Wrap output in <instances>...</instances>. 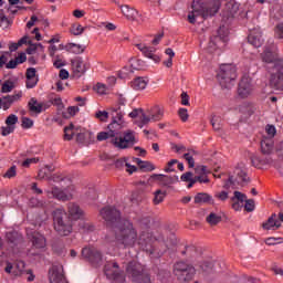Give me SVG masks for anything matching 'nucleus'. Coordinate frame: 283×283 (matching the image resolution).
<instances>
[{
  "instance_id": "nucleus-15",
  "label": "nucleus",
  "mask_w": 283,
  "mask_h": 283,
  "mask_svg": "<svg viewBox=\"0 0 283 283\" xmlns=\"http://www.w3.org/2000/svg\"><path fill=\"white\" fill-rule=\"evenodd\" d=\"M82 256L91 264H101L103 262V253L96 248H83Z\"/></svg>"
},
{
  "instance_id": "nucleus-50",
  "label": "nucleus",
  "mask_w": 283,
  "mask_h": 283,
  "mask_svg": "<svg viewBox=\"0 0 283 283\" xmlns=\"http://www.w3.org/2000/svg\"><path fill=\"white\" fill-rule=\"evenodd\" d=\"M185 160L188 163V167L192 169V167H196V160L193 159V154L192 153H186L184 154Z\"/></svg>"
},
{
  "instance_id": "nucleus-16",
  "label": "nucleus",
  "mask_w": 283,
  "mask_h": 283,
  "mask_svg": "<svg viewBox=\"0 0 283 283\" xmlns=\"http://www.w3.org/2000/svg\"><path fill=\"white\" fill-rule=\"evenodd\" d=\"M238 94L241 98H249L253 94V84L250 77H242L239 83Z\"/></svg>"
},
{
  "instance_id": "nucleus-10",
  "label": "nucleus",
  "mask_w": 283,
  "mask_h": 283,
  "mask_svg": "<svg viewBox=\"0 0 283 283\" xmlns=\"http://www.w3.org/2000/svg\"><path fill=\"white\" fill-rule=\"evenodd\" d=\"M163 119V111L160 109V106H155L151 108L150 114H145L144 111H142V114L139 115V120L135 122V125L139 126L140 129L145 127V125H149L151 120L154 123Z\"/></svg>"
},
{
  "instance_id": "nucleus-1",
  "label": "nucleus",
  "mask_w": 283,
  "mask_h": 283,
  "mask_svg": "<svg viewBox=\"0 0 283 283\" xmlns=\"http://www.w3.org/2000/svg\"><path fill=\"white\" fill-rule=\"evenodd\" d=\"M108 227L104 238L105 244L111 249H132L136 243V228L127 219L120 218V212L115 207H106L99 211Z\"/></svg>"
},
{
  "instance_id": "nucleus-34",
  "label": "nucleus",
  "mask_w": 283,
  "mask_h": 283,
  "mask_svg": "<svg viewBox=\"0 0 283 283\" xmlns=\"http://www.w3.org/2000/svg\"><path fill=\"white\" fill-rule=\"evenodd\" d=\"M28 106L33 114H41L43 112V104L39 103L34 97L29 101Z\"/></svg>"
},
{
  "instance_id": "nucleus-4",
  "label": "nucleus",
  "mask_w": 283,
  "mask_h": 283,
  "mask_svg": "<svg viewBox=\"0 0 283 283\" xmlns=\"http://www.w3.org/2000/svg\"><path fill=\"white\" fill-rule=\"evenodd\" d=\"M54 230L59 235L67 237L73 231V223L70 216L63 208H57L52 212Z\"/></svg>"
},
{
  "instance_id": "nucleus-36",
  "label": "nucleus",
  "mask_w": 283,
  "mask_h": 283,
  "mask_svg": "<svg viewBox=\"0 0 283 283\" xmlns=\"http://www.w3.org/2000/svg\"><path fill=\"white\" fill-rule=\"evenodd\" d=\"M65 48L72 54H83L85 52V46L76 43H69Z\"/></svg>"
},
{
  "instance_id": "nucleus-3",
  "label": "nucleus",
  "mask_w": 283,
  "mask_h": 283,
  "mask_svg": "<svg viewBox=\"0 0 283 283\" xmlns=\"http://www.w3.org/2000/svg\"><path fill=\"white\" fill-rule=\"evenodd\" d=\"M220 0H208L206 3H200V1L192 2V11L188 14L189 23H196L198 17L202 19H209V17H216L220 10Z\"/></svg>"
},
{
  "instance_id": "nucleus-27",
  "label": "nucleus",
  "mask_w": 283,
  "mask_h": 283,
  "mask_svg": "<svg viewBox=\"0 0 283 283\" xmlns=\"http://www.w3.org/2000/svg\"><path fill=\"white\" fill-rule=\"evenodd\" d=\"M28 61V56L25 53H20L14 60L9 61L6 64L7 70H17V65H21V63H25Z\"/></svg>"
},
{
  "instance_id": "nucleus-31",
  "label": "nucleus",
  "mask_w": 283,
  "mask_h": 283,
  "mask_svg": "<svg viewBox=\"0 0 283 283\" xmlns=\"http://www.w3.org/2000/svg\"><path fill=\"white\" fill-rule=\"evenodd\" d=\"M206 222L210 227H218V224H220V222H222V216L220 213H218V212H210L206 217Z\"/></svg>"
},
{
  "instance_id": "nucleus-6",
  "label": "nucleus",
  "mask_w": 283,
  "mask_h": 283,
  "mask_svg": "<svg viewBox=\"0 0 283 283\" xmlns=\"http://www.w3.org/2000/svg\"><path fill=\"white\" fill-rule=\"evenodd\" d=\"M172 273L179 282H191L196 277V268L185 261H177L172 266Z\"/></svg>"
},
{
  "instance_id": "nucleus-44",
  "label": "nucleus",
  "mask_w": 283,
  "mask_h": 283,
  "mask_svg": "<svg viewBox=\"0 0 283 283\" xmlns=\"http://www.w3.org/2000/svg\"><path fill=\"white\" fill-rule=\"evenodd\" d=\"M167 196V192H163L161 190H156L155 191V197H154V205H160L163 200H165V197Z\"/></svg>"
},
{
  "instance_id": "nucleus-33",
  "label": "nucleus",
  "mask_w": 283,
  "mask_h": 283,
  "mask_svg": "<svg viewBox=\"0 0 283 283\" xmlns=\"http://www.w3.org/2000/svg\"><path fill=\"white\" fill-rule=\"evenodd\" d=\"M130 86L136 92H140L147 87V80L145 77H137L130 82Z\"/></svg>"
},
{
  "instance_id": "nucleus-43",
  "label": "nucleus",
  "mask_w": 283,
  "mask_h": 283,
  "mask_svg": "<svg viewBox=\"0 0 283 283\" xmlns=\"http://www.w3.org/2000/svg\"><path fill=\"white\" fill-rule=\"evenodd\" d=\"M78 112V106H70L67 107L66 113H63V118H72V116H76Z\"/></svg>"
},
{
  "instance_id": "nucleus-20",
  "label": "nucleus",
  "mask_w": 283,
  "mask_h": 283,
  "mask_svg": "<svg viewBox=\"0 0 283 283\" xmlns=\"http://www.w3.org/2000/svg\"><path fill=\"white\" fill-rule=\"evenodd\" d=\"M71 65L75 76H83L87 72V63L83 61V57H75L71 61Z\"/></svg>"
},
{
  "instance_id": "nucleus-30",
  "label": "nucleus",
  "mask_w": 283,
  "mask_h": 283,
  "mask_svg": "<svg viewBox=\"0 0 283 283\" xmlns=\"http://www.w3.org/2000/svg\"><path fill=\"white\" fill-rule=\"evenodd\" d=\"M155 180H158L161 187H169L176 182V179L167 175H154Z\"/></svg>"
},
{
  "instance_id": "nucleus-12",
  "label": "nucleus",
  "mask_w": 283,
  "mask_h": 283,
  "mask_svg": "<svg viewBox=\"0 0 283 283\" xmlns=\"http://www.w3.org/2000/svg\"><path fill=\"white\" fill-rule=\"evenodd\" d=\"M44 193L48 198H54V200H59L60 202H67L74 198L72 192H70V188L61 189L57 186L44 190Z\"/></svg>"
},
{
  "instance_id": "nucleus-62",
  "label": "nucleus",
  "mask_w": 283,
  "mask_h": 283,
  "mask_svg": "<svg viewBox=\"0 0 283 283\" xmlns=\"http://www.w3.org/2000/svg\"><path fill=\"white\" fill-rule=\"evenodd\" d=\"M128 160L127 157L119 158L115 161V167L117 169H123V167H126Z\"/></svg>"
},
{
  "instance_id": "nucleus-38",
  "label": "nucleus",
  "mask_w": 283,
  "mask_h": 283,
  "mask_svg": "<svg viewBox=\"0 0 283 283\" xmlns=\"http://www.w3.org/2000/svg\"><path fill=\"white\" fill-rule=\"evenodd\" d=\"M130 67H132V70L140 71V70H145V67H147V64L143 60L132 59Z\"/></svg>"
},
{
  "instance_id": "nucleus-2",
  "label": "nucleus",
  "mask_w": 283,
  "mask_h": 283,
  "mask_svg": "<svg viewBox=\"0 0 283 283\" xmlns=\"http://www.w3.org/2000/svg\"><path fill=\"white\" fill-rule=\"evenodd\" d=\"M112 115V123L108 125L107 132H101L97 134V140L103 143L107 140L111 145H114L117 149H129L136 145V135L133 130H126L120 137V129H123V113H120V107L109 108Z\"/></svg>"
},
{
  "instance_id": "nucleus-35",
  "label": "nucleus",
  "mask_w": 283,
  "mask_h": 283,
  "mask_svg": "<svg viewBox=\"0 0 283 283\" xmlns=\"http://www.w3.org/2000/svg\"><path fill=\"white\" fill-rule=\"evenodd\" d=\"M52 171H54V168L52 166H45V168H42L38 172L39 180H50V177L52 176Z\"/></svg>"
},
{
  "instance_id": "nucleus-52",
  "label": "nucleus",
  "mask_w": 283,
  "mask_h": 283,
  "mask_svg": "<svg viewBox=\"0 0 283 283\" xmlns=\"http://www.w3.org/2000/svg\"><path fill=\"white\" fill-rule=\"evenodd\" d=\"M1 101L3 109H10V107H12V103H14L12 97H9V95L2 97Z\"/></svg>"
},
{
  "instance_id": "nucleus-55",
  "label": "nucleus",
  "mask_w": 283,
  "mask_h": 283,
  "mask_svg": "<svg viewBox=\"0 0 283 283\" xmlns=\"http://www.w3.org/2000/svg\"><path fill=\"white\" fill-rule=\"evenodd\" d=\"M84 31H85V28H83V25L81 24H73L71 28V32L72 34H74V36H78V34H81Z\"/></svg>"
},
{
  "instance_id": "nucleus-46",
  "label": "nucleus",
  "mask_w": 283,
  "mask_h": 283,
  "mask_svg": "<svg viewBox=\"0 0 283 283\" xmlns=\"http://www.w3.org/2000/svg\"><path fill=\"white\" fill-rule=\"evenodd\" d=\"M95 118H97L102 123H107V118H109V113L106 111H98L95 113Z\"/></svg>"
},
{
  "instance_id": "nucleus-45",
  "label": "nucleus",
  "mask_w": 283,
  "mask_h": 283,
  "mask_svg": "<svg viewBox=\"0 0 283 283\" xmlns=\"http://www.w3.org/2000/svg\"><path fill=\"white\" fill-rule=\"evenodd\" d=\"M73 129L74 124H71L64 128V140H72V138H74V133L72 132Z\"/></svg>"
},
{
  "instance_id": "nucleus-13",
  "label": "nucleus",
  "mask_w": 283,
  "mask_h": 283,
  "mask_svg": "<svg viewBox=\"0 0 283 283\" xmlns=\"http://www.w3.org/2000/svg\"><path fill=\"white\" fill-rule=\"evenodd\" d=\"M260 57L263 63H274V65L277 61H283V59H280V53H277V46H275V44L264 46Z\"/></svg>"
},
{
  "instance_id": "nucleus-40",
  "label": "nucleus",
  "mask_w": 283,
  "mask_h": 283,
  "mask_svg": "<svg viewBox=\"0 0 283 283\" xmlns=\"http://www.w3.org/2000/svg\"><path fill=\"white\" fill-rule=\"evenodd\" d=\"M12 90H14V82L7 80L3 82L0 92L2 94H8V93L12 92Z\"/></svg>"
},
{
  "instance_id": "nucleus-47",
  "label": "nucleus",
  "mask_w": 283,
  "mask_h": 283,
  "mask_svg": "<svg viewBox=\"0 0 283 283\" xmlns=\"http://www.w3.org/2000/svg\"><path fill=\"white\" fill-rule=\"evenodd\" d=\"M19 123V117L14 114H11L6 119V125H9L10 127H15V125Z\"/></svg>"
},
{
  "instance_id": "nucleus-39",
  "label": "nucleus",
  "mask_w": 283,
  "mask_h": 283,
  "mask_svg": "<svg viewBox=\"0 0 283 283\" xmlns=\"http://www.w3.org/2000/svg\"><path fill=\"white\" fill-rule=\"evenodd\" d=\"M134 283H154L151 280V274L146 270L137 280L133 281Z\"/></svg>"
},
{
  "instance_id": "nucleus-7",
  "label": "nucleus",
  "mask_w": 283,
  "mask_h": 283,
  "mask_svg": "<svg viewBox=\"0 0 283 283\" xmlns=\"http://www.w3.org/2000/svg\"><path fill=\"white\" fill-rule=\"evenodd\" d=\"M238 78V73L235 66L233 64H222L220 66V71L218 73V81L221 87L226 90L231 88V83Z\"/></svg>"
},
{
  "instance_id": "nucleus-57",
  "label": "nucleus",
  "mask_w": 283,
  "mask_h": 283,
  "mask_svg": "<svg viewBox=\"0 0 283 283\" xmlns=\"http://www.w3.org/2000/svg\"><path fill=\"white\" fill-rule=\"evenodd\" d=\"M95 90L97 94H99L101 96H104L105 94H107V86L103 83H97L95 86Z\"/></svg>"
},
{
  "instance_id": "nucleus-48",
  "label": "nucleus",
  "mask_w": 283,
  "mask_h": 283,
  "mask_svg": "<svg viewBox=\"0 0 283 283\" xmlns=\"http://www.w3.org/2000/svg\"><path fill=\"white\" fill-rule=\"evenodd\" d=\"M200 269L203 270L205 273H210V271H213V262L212 261H203L200 264Z\"/></svg>"
},
{
  "instance_id": "nucleus-41",
  "label": "nucleus",
  "mask_w": 283,
  "mask_h": 283,
  "mask_svg": "<svg viewBox=\"0 0 283 283\" xmlns=\"http://www.w3.org/2000/svg\"><path fill=\"white\" fill-rule=\"evenodd\" d=\"M46 202L36 198V197H32L30 200H29V206L31 207H35L38 209H43L45 207Z\"/></svg>"
},
{
  "instance_id": "nucleus-11",
  "label": "nucleus",
  "mask_w": 283,
  "mask_h": 283,
  "mask_svg": "<svg viewBox=\"0 0 283 283\" xmlns=\"http://www.w3.org/2000/svg\"><path fill=\"white\" fill-rule=\"evenodd\" d=\"M270 85L274 90H283V60L277 61L270 73Z\"/></svg>"
},
{
  "instance_id": "nucleus-19",
  "label": "nucleus",
  "mask_w": 283,
  "mask_h": 283,
  "mask_svg": "<svg viewBox=\"0 0 283 283\" xmlns=\"http://www.w3.org/2000/svg\"><path fill=\"white\" fill-rule=\"evenodd\" d=\"M248 43L254 48H262L264 39L262 38V31L260 28H255L250 31V34L248 35Z\"/></svg>"
},
{
  "instance_id": "nucleus-32",
  "label": "nucleus",
  "mask_w": 283,
  "mask_h": 283,
  "mask_svg": "<svg viewBox=\"0 0 283 283\" xmlns=\"http://www.w3.org/2000/svg\"><path fill=\"white\" fill-rule=\"evenodd\" d=\"M133 163H136L142 171H154V169H156L154 164L150 161H143L140 158H133Z\"/></svg>"
},
{
  "instance_id": "nucleus-53",
  "label": "nucleus",
  "mask_w": 283,
  "mask_h": 283,
  "mask_svg": "<svg viewBox=\"0 0 283 283\" xmlns=\"http://www.w3.org/2000/svg\"><path fill=\"white\" fill-rule=\"evenodd\" d=\"M14 129H17V126H2L1 127V134L2 136H10V134L14 133Z\"/></svg>"
},
{
  "instance_id": "nucleus-59",
  "label": "nucleus",
  "mask_w": 283,
  "mask_h": 283,
  "mask_svg": "<svg viewBox=\"0 0 283 283\" xmlns=\"http://www.w3.org/2000/svg\"><path fill=\"white\" fill-rule=\"evenodd\" d=\"M34 126V122L30 119L29 117L22 118V127L23 129H31V127Z\"/></svg>"
},
{
  "instance_id": "nucleus-8",
  "label": "nucleus",
  "mask_w": 283,
  "mask_h": 283,
  "mask_svg": "<svg viewBox=\"0 0 283 283\" xmlns=\"http://www.w3.org/2000/svg\"><path fill=\"white\" fill-rule=\"evenodd\" d=\"M104 273L108 280H112L114 283H125V272L120 270V266L115 261H108L104 265Z\"/></svg>"
},
{
  "instance_id": "nucleus-22",
  "label": "nucleus",
  "mask_w": 283,
  "mask_h": 283,
  "mask_svg": "<svg viewBox=\"0 0 283 283\" xmlns=\"http://www.w3.org/2000/svg\"><path fill=\"white\" fill-rule=\"evenodd\" d=\"M28 235L30 237V240L32 242V245L34 247V249H45L46 247V240L45 237L43 234H41L40 232H31L28 233Z\"/></svg>"
},
{
  "instance_id": "nucleus-58",
  "label": "nucleus",
  "mask_w": 283,
  "mask_h": 283,
  "mask_svg": "<svg viewBox=\"0 0 283 283\" xmlns=\"http://www.w3.org/2000/svg\"><path fill=\"white\" fill-rule=\"evenodd\" d=\"M36 83H39V77L27 78V88L32 90L33 87H36Z\"/></svg>"
},
{
  "instance_id": "nucleus-26",
  "label": "nucleus",
  "mask_w": 283,
  "mask_h": 283,
  "mask_svg": "<svg viewBox=\"0 0 283 283\" xmlns=\"http://www.w3.org/2000/svg\"><path fill=\"white\" fill-rule=\"evenodd\" d=\"M213 197L207 192H199L195 196V205H214Z\"/></svg>"
},
{
  "instance_id": "nucleus-24",
  "label": "nucleus",
  "mask_w": 283,
  "mask_h": 283,
  "mask_svg": "<svg viewBox=\"0 0 283 283\" xmlns=\"http://www.w3.org/2000/svg\"><path fill=\"white\" fill-rule=\"evenodd\" d=\"M275 149L273 138H264L261 140V153L263 156H271Z\"/></svg>"
},
{
  "instance_id": "nucleus-63",
  "label": "nucleus",
  "mask_w": 283,
  "mask_h": 283,
  "mask_svg": "<svg viewBox=\"0 0 283 283\" xmlns=\"http://www.w3.org/2000/svg\"><path fill=\"white\" fill-rule=\"evenodd\" d=\"M64 178L62 177L61 174H53L49 178V182H63Z\"/></svg>"
},
{
  "instance_id": "nucleus-64",
  "label": "nucleus",
  "mask_w": 283,
  "mask_h": 283,
  "mask_svg": "<svg viewBox=\"0 0 283 283\" xmlns=\"http://www.w3.org/2000/svg\"><path fill=\"white\" fill-rule=\"evenodd\" d=\"M275 35L277 39H283V23H280L275 27Z\"/></svg>"
},
{
  "instance_id": "nucleus-17",
  "label": "nucleus",
  "mask_w": 283,
  "mask_h": 283,
  "mask_svg": "<svg viewBox=\"0 0 283 283\" xmlns=\"http://www.w3.org/2000/svg\"><path fill=\"white\" fill-rule=\"evenodd\" d=\"M138 50H140L142 54L146 56V59H150L155 63H160V56L156 54V48L147 46L144 43L135 44Z\"/></svg>"
},
{
  "instance_id": "nucleus-54",
  "label": "nucleus",
  "mask_w": 283,
  "mask_h": 283,
  "mask_svg": "<svg viewBox=\"0 0 283 283\" xmlns=\"http://www.w3.org/2000/svg\"><path fill=\"white\" fill-rule=\"evenodd\" d=\"M214 198L217 200H220L221 202H226V200H229V192L227 191H219L214 193Z\"/></svg>"
},
{
  "instance_id": "nucleus-9",
  "label": "nucleus",
  "mask_w": 283,
  "mask_h": 283,
  "mask_svg": "<svg viewBox=\"0 0 283 283\" xmlns=\"http://www.w3.org/2000/svg\"><path fill=\"white\" fill-rule=\"evenodd\" d=\"M249 175L247 174V168H235L233 175L229 176V179L224 184V189H229L231 185L235 187V185H240L241 187H245L250 182Z\"/></svg>"
},
{
  "instance_id": "nucleus-14",
  "label": "nucleus",
  "mask_w": 283,
  "mask_h": 283,
  "mask_svg": "<svg viewBox=\"0 0 283 283\" xmlns=\"http://www.w3.org/2000/svg\"><path fill=\"white\" fill-rule=\"evenodd\" d=\"M145 271V265L140 264L137 261H130L126 265V275L132 280V282L138 280Z\"/></svg>"
},
{
  "instance_id": "nucleus-49",
  "label": "nucleus",
  "mask_w": 283,
  "mask_h": 283,
  "mask_svg": "<svg viewBox=\"0 0 283 283\" xmlns=\"http://www.w3.org/2000/svg\"><path fill=\"white\" fill-rule=\"evenodd\" d=\"M244 209H245V211H248V213H251L252 211H255V200L245 199Z\"/></svg>"
},
{
  "instance_id": "nucleus-5",
  "label": "nucleus",
  "mask_w": 283,
  "mask_h": 283,
  "mask_svg": "<svg viewBox=\"0 0 283 283\" xmlns=\"http://www.w3.org/2000/svg\"><path fill=\"white\" fill-rule=\"evenodd\" d=\"M156 240V237L149 232V230L143 231L138 237V231L136 230V241L134 243V247L138 244L143 251H146L150 255V258H161L163 251H158L156 249V245H154V241Z\"/></svg>"
},
{
  "instance_id": "nucleus-61",
  "label": "nucleus",
  "mask_w": 283,
  "mask_h": 283,
  "mask_svg": "<svg viewBox=\"0 0 283 283\" xmlns=\"http://www.w3.org/2000/svg\"><path fill=\"white\" fill-rule=\"evenodd\" d=\"M178 115L182 123H187V120H189V113L187 112V108H180Z\"/></svg>"
},
{
  "instance_id": "nucleus-25",
  "label": "nucleus",
  "mask_w": 283,
  "mask_h": 283,
  "mask_svg": "<svg viewBox=\"0 0 283 283\" xmlns=\"http://www.w3.org/2000/svg\"><path fill=\"white\" fill-rule=\"evenodd\" d=\"M67 213L69 218H72V220H81V217L83 216V210L78 205L70 202L67 205Z\"/></svg>"
},
{
  "instance_id": "nucleus-42",
  "label": "nucleus",
  "mask_w": 283,
  "mask_h": 283,
  "mask_svg": "<svg viewBox=\"0 0 283 283\" xmlns=\"http://www.w3.org/2000/svg\"><path fill=\"white\" fill-rule=\"evenodd\" d=\"M80 229L83 233H92V231H94V224H92V222L82 221L80 222Z\"/></svg>"
},
{
  "instance_id": "nucleus-21",
  "label": "nucleus",
  "mask_w": 283,
  "mask_h": 283,
  "mask_svg": "<svg viewBox=\"0 0 283 283\" xmlns=\"http://www.w3.org/2000/svg\"><path fill=\"white\" fill-rule=\"evenodd\" d=\"M251 163L253 167H256V169H262L263 167H269L270 165H273V158H271V155L266 156H252Z\"/></svg>"
},
{
  "instance_id": "nucleus-60",
  "label": "nucleus",
  "mask_w": 283,
  "mask_h": 283,
  "mask_svg": "<svg viewBox=\"0 0 283 283\" xmlns=\"http://www.w3.org/2000/svg\"><path fill=\"white\" fill-rule=\"evenodd\" d=\"M211 125L216 132H219V129L222 128V125L220 124V117L213 116L211 119Z\"/></svg>"
},
{
  "instance_id": "nucleus-23",
  "label": "nucleus",
  "mask_w": 283,
  "mask_h": 283,
  "mask_svg": "<svg viewBox=\"0 0 283 283\" xmlns=\"http://www.w3.org/2000/svg\"><path fill=\"white\" fill-rule=\"evenodd\" d=\"M282 227L280 220H277V214L273 213L265 222L262 223V229L265 231H275Z\"/></svg>"
},
{
  "instance_id": "nucleus-29",
  "label": "nucleus",
  "mask_w": 283,
  "mask_h": 283,
  "mask_svg": "<svg viewBox=\"0 0 283 283\" xmlns=\"http://www.w3.org/2000/svg\"><path fill=\"white\" fill-rule=\"evenodd\" d=\"M122 14L128 20V21H135L136 17H138V11L134 8H129V6H122L120 7Z\"/></svg>"
},
{
  "instance_id": "nucleus-18",
  "label": "nucleus",
  "mask_w": 283,
  "mask_h": 283,
  "mask_svg": "<svg viewBox=\"0 0 283 283\" xmlns=\"http://www.w3.org/2000/svg\"><path fill=\"white\" fill-rule=\"evenodd\" d=\"M50 283H67L65 274H63V268L52 266L49 271Z\"/></svg>"
},
{
  "instance_id": "nucleus-37",
  "label": "nucleus",
  "mask_w": 283,
  "mask_h": 283,
  "mask_svg": "<svg viewBox=\"0 0 283 283\" xmlns=\"http://www.w3.org/2000/svg\"><path fill=\"white\" fill-rule=\"evenodd\" d=\"M7 240L11 244V247H18L22 239L17 232H8Z\"/></svg>"
},
{
  "instance_id": "nucleus-28",
  "label": "nucleus",
  "mask_w": 283,
  "mask_h": 283,
  "mask_svg": "<svg viewBox=\"0 0 283 283\" xmlns=\"http://www.w3.org/2000/svg\"><path fill=\"white\" fill-rule=\"evenodd\" d=\"M28 269H25V261H17L13 270L14 277H25V273Z\"/></svg>"
},
{
  "instance_id": "nucleus-56",
  "label": "nucleus",
  "mask_w": 283,
  "mask_h": 283,
  "mask_svg": "<svg viewBox=\"0 0 283 283\" xmlns=\"http://www.w3.org/2000/svg\"><path fill=\"white\" fill-rule=\"evenodd\" d=\"M17 177V166H11L6 174L3 175V178H15Z\"/></svg>"
},
{
  "instance_id": "nucleus-51",
  "label": "nucleus",
  "mask_w": 283,
  "mask_h": 283,
  "mask_svg": "<svg viewBox=\"0 0 283 283\" xmlns=\"http://www.w3.org/2000/svg\"><path fill=\"white\" fill-rule=\"evenodd\" d=\"M232 202H235V200H238V202H244L247 201V195L240 192V191H234V196L231 198Z\"/></svg>"
}]
</instances>
